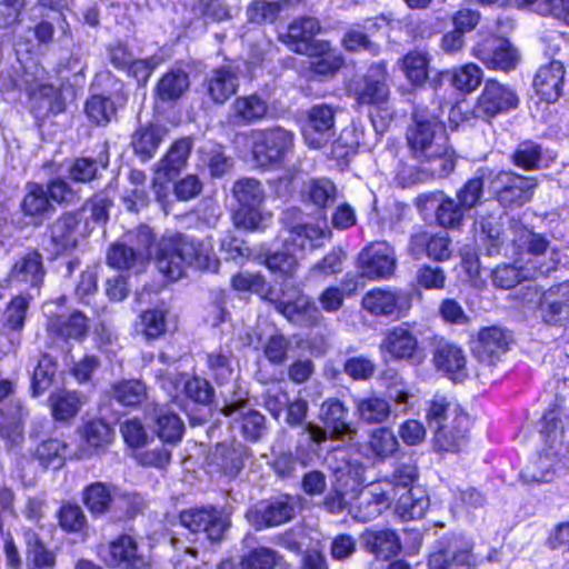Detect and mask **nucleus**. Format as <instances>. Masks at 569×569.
<instances>
[{"label": "nucleus", "mask_w": 569, "mask_h": 569, "mask_svg": "<svg viewBox=\"0 0 569 569\" xmlns=\"http://www.w3.org/2000/svg\"><path fill=\"white\" fill-rule=\"evenodd\" d=\"M412 156L435 177H446L456 166L453 149L447 144L446 129L439 117L425 107H416L406 132Z\"/></svg>", "instance_id": "nucleus-1"}, {"label": "nucleus", "mask_w": 569, "mask_h": 569, "mask_svg": "<svg viewBox=\"0 0 569 569\" xmlns=\"http://www.w3.org/2000/svg\"><path fill=\"white\" fill-rule=\"evenodd\" d=\"M187 266L218 271L219 260L211 247L181 233L163 237L157 254V268L169 280L182 277Z\"/></svg>", "instance_id": "nucleus-2"}, {"label": "nucleus", "mask_w": 569, "mask_h": 569, "mask_svg": "<svg viewBox=\"0 0 569 569\" xmlns=\"http://www.w3.org/2000/svg\"><path fill=\"white\" fill-rule=\"evenodd\" d=\"M418 478L413 465L402 463L396 468L391 479H382L361 487L353 493L351 515L359 522L378 518L390 506L400 489Z\"/></svg>", "instance_id": "nucleus-3"}, {"label": "nucleus", "mask_w": 569, "mask_h": 569, "mask_svg": "<svg viewBox=\"0 0 569 569\" xmlns=\"http://www.w3.org/2000/svg\"><path fill=\"white\" fill-rule=\"evenodd\" d=\"M475 540L465 532H448L436 540L428 569H475L480 560L473 552Z\"/></svg>", "instance_id": "nucleus-4"}, {"label": "nucleus", "mask_w": 569, "mask_h": 569, "mask_svg": "<svg viewBox=\"0 0 569 569\" xmlns=\"http://www.w3.org/2000/svg\"><path fill=\"white\" fill-rule=\"evenodd\" d=\"M537 187L536 178L512 170L488 172V191L503 209H516L527 204L532 200Z\"/></svg>", "instance_id": "nucleus-5"}, {"label": "nucleus", "mask_w": 569, "mask_h": 569, "mask_svg": "<svg viewBox=\"0 0 569 569\" xmlns=\"http://www.w3.org/2000/svg\"><path fill=\"white\" fill-rule=\"evenodd\" d=\"M232 192L239 203L233 214L234 226L249 231L263 227L269 216L261 211L266 193L260 181L253 178L240 179L234 183Z\"/></svg>", "instance_id": "nucleus-6"}, {"label": "nucleus", "mask_w": 569, "mask_h": 569, "mask_svg": "<svg viewBox=\"0 0 569 569\" xmlns=\"http://www.w3.org/2000/svg\"><path fill=\"white\" fill-rule=\"evenodd\" d=\"M379 351L385 359L403 360L419 365L423 359V347L419 341V331L416 325L401 322L383 332Z\"/></svg>", "instance_id": "nucleus-7"}, {"label": "nucleus", "mask_w": 569, "mask_h": 569, "mask_svg": "<svg viewBox=\"0 0 569 569\" xmlns=\"http://www.w3.org/2000/svg\"><path fill=\"white\" fill-rule=\"evenodd\" d=\"M348 407L337 398H330L322 402L318 419L320 425L308 422V430L318 441L352 440L357 433L348 420Z\"/></svg>", "instance_id": "nucleus-8"}, {"label": "nucleus", "mask_w": 569, "mask_h": 569, "mask_svg": "<svg viewBox=\"0 0 569 569\" xmlns=\"http://www.w3.org/2000/svg\"><path fill=\"white\" fill-rule=\"evenodd\" d=\"M389 73L383 61L373 63L368 72L350 84L351 97L360 106H371L387 111L390 98Z\"/></svg>", "instance_id": "nucleus-9"}, {"label": "nucleus", "mask_w": 569, "mask_h": 569, "mask_svg": "<svg viewBox=\"0 0 569 569\" xmlns=\"http://www.w3.org/2000/svg\"><path fill=\"white\" fill-rule=\"evenodd\" d=\"M180 523L192 533H202L211 542L221 541L231 526L229 515L222 508L201 506L182 510Z\"/></svg>", "instance_id": "nucleus-10"}, {"label": "nucleus", "mask_w": 569, "mask_h": 569, "mask_svg": "<svg viewBox=\"0 0 569 569\" xmlns=\"http://www.w3.org/2000/svg\"><path fill=\"white\" fill-rule=\"evenodd\" d=\"M293 148V133L274 127L253 133L252 156L259 167L280 163Z\"/></svg>", "instance_id": "nucleus-11"}, {"label": "nucleus", "mask_w": 569, "mask_h": 569, "mask_svg": "<svg viewBox=\"0 0 569 569\" xmlns=\"http://www.w3.org/2000/svg\"><path fill=\"white\" fill-rule=\"evenodd\" d=\"M518 104L519 98L511 88L497 80H487L473 112L477 118L491 120L498 114L516 109Z\"/></svg>", "instance_id": "nucleus-12"}, {"label": "nucleus", "mask_w": 569, "mask_h": 569, "mask_svg": "<svg viewBox=\"0 0 569 569\" xmlns=\"http://www.w3.org/2000/svg\"><path fill=\"white\" fill-rule=\"evenodd\" d=\"M320 29V23L316 18H297L288 26L283 42L290 50L299 54L312 56L323 53L329 48V42L315 39Z\"/></svg>", "instance_id": "nucleus-13"}, {"label": "nucleus", "mask_w": 569, "mask_h": 569, "mask_svg": "<svg viewBox=\"0 0 569 569\" xmlns=\"http://www.w3.org/2000/svg\"><path fill=\"white\" fill-rule=\"evenodd\" d=\"M417 206L420 210H433L436 221L446 229H458L468 211L458 199L455 200L442 191L419 196Z\"/></svg>", "instance_id": "nucleus-14"}, {"label": "nucleus", "mask_w": 569, "mask_h": 569, "mask_svg": "<svg viewBox=\"0 0 569 569\" xmlns=\"http://www.w3.org/2000/svg\"><path fill=\"white\" fill-rule=\"evenodd\" d=\"M330 233L326 218L319 221H301L290 226L283 244L286 250H292L293 252H311L323 246Z\"/></svg>", "instance_id": "nucleus-15"}, {"label": "nucleus", "mask_w": 569, "mask_h": 569, "mask_svg": "<svg viewBox=\"0 0 569 569\" xmlns=\"http://www.w3.org/2000/svg\"><path fill=\"white\" fill-rule=\"evenodd\" d=\"M473 54L489 69L502 71L515 69L519 61L517 50L507 39L492 36L478 42Z\"/></svg>", "instance_id": "nucleus-16"}, {"label": "nucleus", "mask_w": 569, "mask_h": 569, "mask_svg": "<svg viewBox=\"0 0 569 569\" xmlns=\"http://www.w3.org/2000/svg\"><path fill=\"white\" fill-rule=\"evenodd\" d=\"M306 143L315 149L326 146L335 136V110L327 104L313 106L302 129Z\"/></svg>", "instance_id": "nucleus-17"}, {"label": "nucleus", "mask_w": 569, "mask_h": 569, "mask_svg": "<svg viewBox=\"0 0 569 569\" xmlns=\"http://www.w3.org/2000/svg\"><path fill=\"white\" fill-rule=\"evenodd\" d=\"M358 262L362 276L370 279L391 276L396 266L393 250L387 242H373L362 249Z\"/></svg>", "instance_id": "nucleus-18"}, {"label": "nucleus", "mask_w": 569, "mask_h": 569, "mask_svg": "<svg viewBox=\"0 0 569 569\" xmlns=\"http://www.w3.org/2000/svg\"><path fill=\"white\" fill-rule=\"evenodd\" d=\"M103 561L110 567L123 569H150L149 561L138 553L137 543L129 536H121L100 549Z\"/></svg>", "instance_id": "nucleus-19"}, {"label": "nucleus", "mask_w": 569, "mask_h": 569, "mask_svg": "<svg viewBox=\"0 0 569 569\" xmlns=\"http://www.w3.org/2000/svg\"><path fill=\"white\" fill-rule=\"evenodd\" d=\"M511 342L509 331L499 327L485 328L478 335L475 355L480 362L491 367L509 350Z\"/></svg>", "instance_id": "nucleus-20"}, {"label": "nucleus", "mask_w": 569, "mask_h": 569, "mask_svg": "<svg viewBox=\"0 0 569 569\" xmlns=\"http://www.w3.org/2000/svg\"><path fill=\"white\" fill-rule=\"evenodd\" d=\"M539 310L543 321L561 326L569 320V283L562 282L546 290L539 300Z\"/></svg>", "instance_id": "nucleus-21"}, {"label": "nucleus", "mask_w": 569, "mask_h": 569, "mask_svg": "<svg viewBox=\"0 0 569 569\" xmlns=\"http://www.w3.org/2000/svg\"><path fill=\"white\" fill-rule=\"evenodd\" d=\"M438 371L453 381H461L468 376L467 357L461 347L449 341H439L432 353Z\"/></svg>", "instance_id": "nucleus-22"}, {"label": "nucleus", "mask_w": 569, "mask_h": 569, "mask_svg": "<svg viewBox=\"0 0 569 569\" xmlns=\"http://www.w3.org/2000/svg\"><path fill=\"white\" fill-rule=\"evenodd\" d=\"M552 270H555V262H550L548 266H536L532 263V266L529 267L528 264H522L520 260H517L513 264L498 266L492 271L491 278L495 287L510 289L522 280L546 276Z\"/></svg>", "instance_id": "nucleus-23"}, {"label": "nucleus", "mask_w": 569, "mask_h": 569, "mask_svg": "<svg viewBox=\"0 0 569 569\" xmlns=\"http://www.w3.org/2000/svg\"><path fill=\"white\" fill-rule=\"evenodd\" d=\"M89 326L86 316L79 311L70 315L51 316L46 323L48 336L54 341L81 340Z\"/></svg>", "instance_id": "nucleus-24"}, {"label": "nucleus", "mask_w": 569, "mask_h": 569, "mask_svg": "<svg viewBox=\"0 0 569 569\" xmlns=\"http://www.w3.org/2000/svg\"><path fill=\"white\" fill-rule=\"evenodd\" d=\"M293 505L288 497H282L250 509L247 512V518L257 529H261L287 522L293 517Z\"/></svg>", "instance_id": "nucleus-25"}, {"label": "nucleus", "mask_w": 569, "mask_h": 569, "mask_svg": "<svg viewBox=\"0 0 569 569\" xmlns=\"http://www.w3.org/2000/svg\"><path fill=\"white\" fill-rule=\"evenodd\" d=\"M412 480L400 492L395 500V513L403 521L420 519L429 507V499L420 487H415Z\"/></svg>", "instance_id": "nucleus-26"}, {"label": "nucleus", "mask_w": 569, "mask_h": 569, "mask_svg": "<svg viewBox=\"0 0 569 569\" xmlns=\"http://www.w3.org/2000/svg\"><path fill=\"white\" fill-rule=\"evenodd\" d=\"M363 549L377 559L388 560L401 550L398 533L391 529L365 530L361 536Z\"/></svg>", "instance_id": "nucleus-27"}, {"label": "nucleus", "mask_w": 569, "mask_h": 569, "mask_svg": "<svg viewBox=\"0 0 569 569\" xmlns=\"http://www.w3.org/2000/svg\"><path fill=\"white\" fill-rule=\"evenodd\" d=\"M470 427L468 415L453 417L450 425L435 430L433 443L439 451L457 452L467 443V432Z\"/></svg>", "instance_id": "nucleus-28"}, {"label": "nucleus", "mask_w": 569, "mask_h": 569, "mask_svg": "<svg viewBox=\"0 0 569 569\" xmlns=\"http://www.w3.org/2000/svg\"><path fill=\"white\" fill-rule=\"evenodd\" d=\"M565 77V67L560 61H551L541 67L533 79L536 92L542 100L552 103L556 102L562 92Z\"/></svg>", "instance_id": "nucleus-29"}, {"label": "nucleus", "mask_w": 569, "mask_h": 569, "mask_svg": "<svg viewBox=\"0 0 569 569\" xmlns=\"http://www.w3.org/2000/svg\"><path fill=\"white\" fill-rule=\"evenodd\" d=\"M44 277L42 257L38 251H28L17 259L11 267L8 280L11 283H24L39 287Z\"/></svg>", "instance_id": "nucleus-30"}, {"label": "nucleus", "mask_w": 569, "mask_h": 569, "mask_svg": "<svg viewBox=\"0 0 569 569\" xmlns=\"http://www.w3.org/2000/svg\"><path fill=\"white\" fill-rule=\"evenodd\" d=\"M511 230L513 233V241L518 243L519 247L526 246L527 253L531 256L525 264H528L529 267H531L532 263L536 266H548L550 262H555V267L557 266V261L553 259H550L548 262H541V259L549 247V241L542 234L532 232L515 220H511Z\"/></svg>", "instance_id": "nucleus-31"}, {"label": "nucleus", "mask_w": 569, "mask_h": 569, "mask_svg": "<svg viewBox=\"0 0 569 569\" xmlns=\"http://www.w3.org/2000/svg\"><path fill=\"white\" fill-rule=\"evenodd\" d=\"M274 309L290 322L303 327L313 326L320 319L317 306L306 296H299L295 301H276Z\"/></svg>", "instance_id": "nucleus-32"}, {"label": "nucleus", "mask_w": 569, "mask_h": 569, "mask_svg": "<svg viewBox=\"0 0 569 569\" xmlns=\"http://www.w3.org/2000/svg\"><path fill=\"white\" fill-rule=\"evenodd\" d=\"M80 220L74 213H64L58 218L49 229V236L57 253L72 249L78 242V227Z\"/></svg>", "instance_id": "nucleus-33"}, {"label": "nucleus", "mask_w": 569, "mask_h": 569, "mask_svg": "<svg viewBox=\"0 0 569 569\" xmlns=\"http://www.w3.org/2000/svg\"><path fill=\"white\" fill-rule=\"evenodd\" d=\"M87 403V397L78 391L58 390L49 397L51 413L57 421L74 418Z\"/></svg>", "instance_id": "nucleus-34"}, {"label": "nucleus", "mask_w": 569, "mask_h": 569, "mask_svg": "<svg viewBox=\"0 0 569 569\" xmlns=\"http://www.w3.org/2000/svg\"><path fill=\"white\" fill-rule=\"evenodd\" d=\"M190 86L189 77L181 69H173L164 73L156 87V100L162 103H172L179 100Z\"/></svg>", "instance_id": "nucleus-35"}, {"label": "nucleus", "mask_w": 569, "mask_h": 569, "mask_svg": "<svg viewBox=\"0 0 569 569\" xmlns=\"http://www.w3.org/2000/svg\"><path fill=\"white\" fill-rule=\"evenodd\" d=\"M403 300L405 296L399 292L375 289L366 293L362 303L375 316H393L399 315Z\"/></svg>", "instance_id": "nucleus-36"}, {"label": "nucleus", "mask_w": 569, "mask_h": 569, "mask_svg": "<svg viewBox=\"0 0 569 569\" xmlns=\"http://www.w3.org/2000/svg\"><path fill=\"white\" fill-rule=\"evenodd\" d=\"M501 216L478 214L475 224L479 232L481 244L486 249L487 256H496L500 252L503 243Z\"/></svg>", "instance_id": "nucleus-37"}, {"label": "nucleus", "mask_w": 569, "mask_h": 569, "mask_svg": "<svg viewBox=\"0 0 569 569\" xmlns=\"http://www.w3.org/2000/svg\"><path fill=\"white\" fill-rule=\"evenodd\" d=\"M239 86L237 72L231 67H222L212 71L208 79V93L217 103L226 102Z\"/></svg>", "instance_id": "nucleus-38"}, {"label": "nucleus", "mask_w": 569, "mask_h": 569, "mask_svg": "<svg viewBox=\"0 0 569 569\" xmlns=\"http://www.w3.org/2000/svg\"><path fill=\"white\" fill-rule=\"evenodd\" d=\"M430 57L428 52L411 50L398 60V66L407 80L415 87L425 84L429 76Z\"/></svg>", "instance_id": "nucleus-39"}, {"label": "nucleus", "mask_w": 569, "mask_h": 569, "mask_svg": "<svg viewBox=\"0 0 569 569\" xmlns=\"http://www.w3.org/2000/svg\"><path fill=\"white\" fill-rule=\"evenodd\" d=\"M166 130L160 126H147L139 128L133 134L131 146L134 153L143 161L153 158L158 150Z\"/></svg>", "instance_id": "nucleus-40"}, {"label": "nucleus", "mask_w": 569, "mask_h": 569, "mask_svg": "<svg viewBox=\"0 0 569 569\" xmlns=\"http://www.w3.org/2000/svg\"><path fill=\"white\" fill-rule=\"evenodd\" d=\"M356 415L367 425H381L391 413L389 402L378 396L359 398L355 401Z\"/></svg>", "instance_id": "nucleus-41"}, {"label": "nucleus", "mask_w": 569, "mask_h": 569, "mask_svg": "<svg viewBox=\"0 0 569 569\" xmlns=\"http://www.w3.org/2000/svg\"><path fill=\"white\" fill-rule=\"evenodd\" d=\"M153 419L158 437L166 442H177L181 439L184 426L179 416L172 410L156 405Z\"/></svg>", "instance_id": "nucleus-42"}, {"label": "nucleus", "mask_w": 569, "mask_h": 569, "mask_svg": "<svg viewBox=\"0 0 569 569\" xmlns=\"http://www.w3.org/2000/svg\"><path fill=\"white\" fill-rule=\"evenodd\" d=\"M114 491H117V488L111 485L91 483L83 490V502L91 513L102 515L113 503Z\"/></svg>", "instance_id": "nucleus-43"}, {"label": "nucleus", "mask_w": 569, "mask_h": 569, "mask_svg": "<svg viewBox=\"0 0 569 569\" xmlns=\"http://www.w3.org/2000/svg\"><path fill=\"white\" fill-rule=\"evenodd\" d=\"M467 415L459 405L447 400L446 397L436 395L427 410V420L431 429L436 430L450 425L453 417Z\"/></svg>", "instance_id": "nucleus-44"}, {"label": "nucleus", "mask_w": 569, "mask_h": 569, "mask_svg": "<svg viewBox=\"0 0 569 569\" xmlns=\"http://www.w3.org/2000/svg\"><path fill=\"white\" fill-rule=\"evenodd\" d=\"M192 148L190 138H181L173 142L166 156L158 163V170L170 177L179 172L186 164Z\"/></svg>", "instance_id": "nucleus-45"}, {"label": "nucleus", "mask_w": 569, "mask_h": 569, "mask_svg": "<svg viewBox=\"0 0 569 569\" xmlns=\"http://www.w3.org/2000/svg\"><path fill=\"white\" fill-rule=\"evenodd\" d=\"M108 264L116 269H136L139 271L147 263L138 259L137 251L127 241L112 243L107 253Z\"/></svg>", "instance_id": "nucleus-46"}, {"label": "nucleus", "mask_w": 569, "mask_h": 569, "mask_svg": "<svg viewBox=\"0 0 569 569\" xmlns=\"http://www.w3.org/2000/svg\"><path fill=\"white\" fill-rule=\"evenodd\" d=\"M111 397L122 406L133 407L147 398V388L137 379L121 380L111 386Z\"/></svg>", "instance_id": "nucleus-47"}, {"label": "nucleus", "mask_w": 569, "mask_h": 569, "mask_svg": "<svg viewBox=\"0 0 569 569\" xmlns=\"http://www.w3.org/2000/svg\"><path fill=\"white\" fill-rule=\"evenodd\" d=\"M282 556L268 547H256L242 553L244 569H273L281 566Z\"/></svg>", "instance_id": "nucleus-48"}, {"label": "nucleus", "mask_w": 569, "mask_h": 569, "mask_svg": "<svg viewBox=\"0 0 569 569\" xmlns=\"http://www.w3.org/2000/svg\"><path fill=\"white\" fill-rule=\"evenodd\" d=\"M232 419L248 440L256 441L260 439L266 430L264 417L259 411L249 407L232 417Z\"/></svg>", "instance_id": "nucleus-49"}, {"label": "nucleus", "mask_w": 569, "mask_h": 569, "mask_svg": "<svg viewBox=\"0 0 569 569\" xmlns=\"http://www.w3.org/2000/svg\"><path fill=\"white\" fill-rule=\"evenodd\" d=\"M488 172L485 169L479 170L477 176L469 179L457 192V199L468 211L481 203Z\"/></svg>", "instance_id": "nucleus-50"}, {"label": "nucleus", "mask_w": 569, "mask_h": 569, "mask_svg": "<svg viewBox=\"0 0 569 569\" xmlns=\"http://www.w3.org/2000/svg\"><path fill=\"white\" fill-rule=\"evenodd\" d=\"M222 387L220 391L222 398L221 411L224 416L232 418L248 408V392L237 381H233L230 386L226 383Z\"/></svg>", "instance_id": "nucleus-51"}, {"label": "nucleus", "mask_w": 569, "mask_h": 569, "mask_svg": "<svg viewBox=\"0 0 569 569\" xmlns=\"http://www.w3.org/2000/svg\"><path fill=\"white\" fill-rule=\"evenodd\" d=\"M366 470L367 468L358 461H346L333 469L335 481L356 493L359 486L366 481Z\"/></svg>", "instance_id": "nucleus-52"}, {"label": "nucleus", "mask_w": 569, "mask_h": 569, "mask_svg": "<svg viewBox=\"0 0 569 569\" xmlns=\"http://www.w3.org/2000/svg\"><path fill=\"white\" fill-rule=\"evenodd\" d=\"M232 108L244 123L262 119L268 111L267 102L257 94L237 98Z\"/></svg>", "instance_id": "nucleus-53"}, {"label": "nucleus", "mask_w": 569, "mask_h": 569, "mask_svg": "<svg viewBox=\"0 0 569 569\" xmlns=\"http://www.w3.org/2000/svg\"><path fill=\"white\" fill-rule=\"evenodd\" d=\"M207 366L218 385L223 386L233 381V367L230 352L214 350L207 355Z\"/></svg>", "instance_id": "nucleus-54"}, {"label": "nucleus", "mask_w": 569, "mask_h": 569, "mask_svg": "<svg viewBox=\"0 0 569 569\" xmlns=\"http://www.w3.org/2000/svg\"><path fill=\"white\" fill-rule=\"evenodd\" d=\"M542 157L541 146L535 141L520 142L511 154V162L526 171L539 169Z\"/></svg>", "instance_id": "nucleus-55"}, {"label": "nucleus", "mask_w": 569, "mask_h": 569, "mask_svg": "<svg viewBox=\"0 0 569 569\" xmlns=\"http://www.w3.org/2000/svg\"><path fill=\"white\" fill-rule=\"evenodd\" d=\"M555 475L552 458L548 455H539L521 471L520 477L527 483L549 482Z\"/></svg>", "instance_id": "nucleus-56"}, {"label": "nucleus", "mask_w": 569, "mask_h": 569, "mask_svg": "<svg viewBox=\"0 0 569 569\" xmlns=\"http://www.w3.org/2000/svg\"><path fill=\"white\" fill-rule=\"evenodd\" d=\"M369 448L377 457L389 458L398 451L399 441L391 429L380 427L370 433Z\"/></svg>", "instance_id": "nucleus-57"}, {"label": "nucleus", "mask_w": 569, "mask_h": 569, "mask_svg": "<svg viewBox=\"0 0 569 569\" xmlns=\"http://www.w3.org/2000/svg\"><path fill=\"white\" fill-rule=\"evenodd\" d=\"M308 199L317 207L325 208L332 204L337 199V188L335 183L327 179H313L306 187Z\"/></svg>", "instance_id": "nucleus-58"}, {"label": "nucleus", "mask_w": 569, "mask_h": 569, "mask_svg": "<svg viewBox=\"0 0 569 569\" xmlns=\"http://www.w3.org/2000/svg\"><path fill=\"white\" fill-rule=\"evenodd\" d=\"M201 161L209 169L211 177L219 178L232 168V160L224 154L219 146H207L200 149Z\"/></svg>", "instance_id": "nucleus-59"}, {"label": "nucleus", "mask_w": 569, "mask_h": 569, "mask_svg": "<svg viewBox=\"0 0 569 569\" xmlns=\"http://www.w3.org/2000/svg\"><path fill=\"white\" fill-rule=\"evenodd\" d=\"M57 371V366L53 360L43 355L38 361L37 367L34 368L32 380H31V391L33 397H38L42 395L51 385Z\"/></svg>", "instance_id": "nucleus-60"}, {"label": "nucleus", "mask_w": 569, "mask_h": 569, "mask_svg": "<svg viewBox=\"0 0 569 569\" xmlns=\"http://www.w3.org/2000/svg\"><path fill=\"white\" fill-rule=\"evenodd\" d=\"M137 328L148 339H156L167 330L166 313L162 309H149L139 316Z\"/></svg>", "instance_id": "nucleus-61"}, {"label": "nucleus", "mask_w": 569, "mask_h": 569, "mask_svg": "<svg viewBox=\"0 0 569 569\" xmlns=\"http://www.w3.org/2000/svg\"><path fill=\"white\" fill-rule=\"evenodd\" d=\"M21 206L24 213L29 216L42 214L52 208L47 190L38 183L28 184V192Z\"/></svg>", "instance_id": "nucleus-62"}, {"label": "nucleus", "mask_w": 569, "mask_h": 569, "mask_svg": "<svg viewBox=\"0 0 569 569\" xmlns=\"http://www.w3.org/2000/svg\"><path fill=\"white\" fill-rule=\"evenodd\" d=\"M88 118L97 124H107L116 116L113 101L104 96H92L86 103Z\"/></svg>", "instance_id": "nucleus-63"}, {"label": "nucleus", "mask_w": 569, "mask_h": 569, "mask_svg": "<svg viewBox=\"0 0 569 569\" xmlns=\"http://www.w3.org/2000/svg\"><path fill=\"white\" fill-rule=\"evenodd\" d=\"M562 416L563 410L556 406L550 408L543 413L541 419L540 433L545 437L546 441L552 447L563 433Z\"/></svg>", "instance_id": "nucleus-64"}]
</instances>
